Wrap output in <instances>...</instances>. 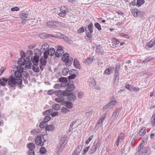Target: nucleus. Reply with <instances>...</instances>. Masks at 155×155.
Wrapping results in <instances>:
<instances>
[{
	"label": "nucleus",
	"instance_id": "obj_1",
	"mask_svg": "<svg viewBox=\"0 0 155 155\" xmlns=\"http://www.w3.org/2000/svg\"><path fill=\"white\" fill-rule=\"evenodd\" d=\"M143 143L141 142L138 148L137 151L135 155H142L150 154L151 152V149L148 147H145L143 145Z\"/></svg>",
	"mask_w": 155,
	"mask_h": 155
},
{
	"label": "nucleus",
	"instance_id": "obj_2",
	"mask_svg": "<svg viewBox=\"0 0 155 155\" xmlns=\"http://www.w3.org/2000/svg\"><path fill=\"white\" fill-rule=\"evenodd\" d=\"M8 85L11 87H14L16 86L17 84L19 85L20 88L22 87V80H19L16 78L15 76L13 74L10 77L8 78Z\"/></svg>",
	"mask_w": 155,
	"mask_h": 155
},
{
	"label": "nucleus",
	"instance_id": "obj_3",
	"mask_svg": "<svg viewBox=\"0 0 155 155\" xmlns=\"http://www.w3.org/2000/svg\"><path fill=\"white\" fill-rule=\"evenodd\" d=\"M22 58L19 59L18 61V64L20 67H22L25 65L26 68L30 69L31 67V62L30 60V57H27L24 59Z\"/></svg>",
	"mask_w": 155,
	"mask_h": 155
},
{
	"label": "nucleus",
	"instance_id": "obj_4",
	"mask_svg": "<svg viewBox=\"0 0 155 155\" xmlns=\"http://www.w3.org/2000/svg\"><path fill=\"white\" fill-rule=\"evenodd\" d=\"M67 140L64 136H62L60 140L59 143L57 148V153L58 154L62 150L67 143Z\"/></svg>",
	"mask_w": 155,
	"mask_h": 155
},
{
	"label": "nucleus",
	"instance_id": "obj_5",
	"mask_svg": "<svg viewBox=\"0 0 155 155\" xmlns=\"http://www.w3.org/2000/svg\"><path fill=\"white\" fill-rule=\"evenodd\" d=\"M35 51V56L33 59H31V61L34 65L37 66L38 64L39 58L41 56L42 52L41 51V50H40L38 49H36Z\"/></svg>",
	"mask_w": 155,
	"mask_h": 155
},
{
	"label": "nucleus",
	"instance_id": "obj_6",
	"mask_svg": "<svg viewBox=\"0 0 155 155\" xmlns=\"http://www.w3.org/2000/svg\"><path fill=\"white\" fill-rule=\"evenodd\" d=\"M117 103V101L116 100L111 101L104 106L103 108V110L104 111H109L113 107L115 104Z\"/></svg>",
	"mask_w": 155,
	"mask_h": 155
},
{
	"label": "nucleus",
	"instance_id": "obj_7",
	"mask_svg": "<svg viewBox=\"0 0 155 155\" xmlns=\"http://www.w3.org/2000/svg\"><path fill=\"white\" fill-rule=\"evenodd\" d=\"M69 74L70 75L68 78L69 81L75 78L76 76L78 75V71L76 69H71L69 71Z\"/></svg>",
	"mask_w": 155,
	"mask_h": 155
},
{
	"label": "nucleus",
	"instance_id": "obj_8",
	"mask_svg": "<svg viewBox=\"0 0 155 155\" xmlns=\"http://www.w3.org/2000/svg\"><path fill=\"white\" fill-rule=\"evenodd\" d=\"M58 35L61 38L63 39L64 41L67 43L69 44H72V41L68 37H67L65 35L62 34L60 32L58 33Z\"/></svg>",
	"mask_w": 155,
	"mask_h": 155
},
{
	"label": "nucleus",
	"instance_id": "obj_9",
	"mask_svg": "<svg viewBox=\"0 0 155 155\" xmlns=\"http://www.w3.org/2000/svg\"><path fill=\"white\" fill-rule=\"evenodd\" d=\"M46 140L43 139V141H42V137L40 136L37 137L35 140V142L36 144L38 145H40V146H42L44 145V142Z\"/></svg>",
	"mask_w": 155,
	"mask_h": 155
},
{
	"label": "nucleus",
	"instance_id": "obj_10",
	"mask_svg": "<svg viewBox=\"0 0 155 155\" xmlns=\"http://www.w3.org/2000/svg\"><path fill=\"white\" fill-rule=\"evenodd\" d=\"M64 53V50L62 47L58 46V49L55 52V56L57 57H61Z\"/></svg>",
	"mask_w": 155,
	"mask_h": 155
},
{
	"label": "nucleus",
	"instance_id": "obj_11",
	"mask_svg": "<svg viewBox=\"0 0 155 155\" xmlns=\"http://www.w3.org/2000/svg\"><path fill=\"white\" fill-rule=\"evenodd\" d=\"M60 11L58 15L61 17H64L67 13L68 9L65 6H62L60 8Z\"/></svg>",
	"mask_w": 155,
	"mask_h": 155
},
{
	"label": "nucleus",
	"instance_id": "obj_12",
	"mask_svg": "<svg viewBox=\"0 0 155 155\" xmlns=\"http://www.w3.org/2000/svg\"><path fill=\"white\" fill-rule=\"evenodd\" d=\"M54 94L58 97L63 96H66L68 94V92L62 90H58L55 91Z\"/></svg>",
	"mask_w": 155,
	"mask_h": 155
},
{
	"label": "nucleus",
	"instance_id": "obj_13",
	"mask_svg": "<svg viewBox=\"0 0 155 155\" xmlns=\"http://www.w3.org/2000/svg\"><path fill=\"white\" fill-rule=\"evenodd\" d=\"M57 21H48L47 23V25L50 28H54L57 26Z\"/></svg>",
	"mask_w": 155,
	"mask_h": 155
},
{
	"label": "nucleus",
	"instance_id": "obj_14",
	"mask_svg": "<svg viewBox=\"0 0 155 155\" xmlns=\"http://www.w3.org/2000/svg\"><path fill=\"white\" fill-rule=\"evenodd\" d=\"M155 44V37L152 39L147 42L145 46L146 48H150L153 47Z\"/></svg>",
	"mask_w": 155,
	"mask_h": 155
},
{
	"label": "nucleus",
	"instance_id": "obj_15",
	"mask_svg": "<svg viewBox=\"0 0 155 155\" xmlns=\"http://www.w3.org/2000/svg\"><path fill=\"white\" fill-rule=\"evenodd\" d=\"M20 18L23 20H26L28 18V14L27 12L21 13L19 15Z\"/></svg>",
	"mask_w": 155,
	"mask_h": 155
},
{
	"label": "nucleus",
	"instance_id": "obj_16",
	"mask_svg": "<svg viewBox=\"0 0 155 155\" xmlns=\"http://www.w3.org/2000/svg\"><path fill=\"white\" fill-rule=\"evenodd\" d=\"M146 133V128L145 127H143L140 129L138 133V135L140 137H142L145 135Z\"/></svg>",
	"mask_w": 155,
	"mask_h": 155
},
{
	"label": "nucleus",
	"instance_id": "obj_17",
	"mask_svg": "<svg viewBox=\"0 0 155 155\" xmlns=\"http://www.w3.org/2000/svg\"><path fill=\"white\" fill-rule=\"evenodd\" d=\"M66 96H67L68 99L71 101L74 102L76 100V96L73 93H68Z\"/></svg>",
	"mask_w": 155,
	"mask_h": 155
},
{
	"label": "nucleus",
	"instance_id": "obj_18",
	"mask_svg": "<svg viewBox=\"0 0 155 155\" xmlns=\"http://www.w3.org/2000/svg\"><path fill=\"white\" fill-rule=\"evenodd\" d=\"M66 89V91L68 92H71L73 91L75 88L74 85L73 84L68 83Z\"/></svg>",
	"mask_w": 155,
	"mask_h": 155
},
{
	"label": "nucleus",
	"instance_id": "obj_19",
	"mask_svg": "<svg viewBox=\"0 0 155 155\" xmlns=\"http://www.w3.org/2000/svg\"><path fill=\"white\" fill-rule=\"evenodd\" d=\"M82 148V145H78L75 150L74 151L72 155H78L81 152Z\"/></svg>",
	"mask_w": 155,
	"mask_h": 155
},
{
	"label": "nucleus",
	"instance_id": "obj_20",
	"mask_svg": "<svg viewBox=\"0 0 155 155\" xmlns=\"http://www.w3.org/2000/svg\"><path fill=\"white\" fill-rule=\"evenodd\" d=\"M107 115V113H105L104 115H102L98 120L97 125L99 126L101 125L102 124L103 121L106 117Z\"/></svg>",
	"mask_w": 155,
	"mask_h": 155
},
{
	"label": "nucleus",
	"instance_id": "obj_21",
	"mask_svg": "<svg viewBox=\"0 0 155 155\" xmlns=\"http://www.w3.org/2000/svg\"><path fill=\"white\" fill-rule=\"evenodd\" d=\"M8 80L7 78H2L0 79V84L2 86H5L8 83Z\"/></svg>",
	"mask_w": 155,
	"mask_h": 155
},
{
	"label": "nucleus",
	"instance_id": "obj_22",
	"mask_svg": "<svg viewBox=\"0 0 155 155\" xmlns=\"http://www.w3.org/2000/svg\"><path fill=\"white\" fill-rule=\"evenodd\" d=\"M131 12L133 16L135 17L140 16L141 14V11L137 9H132L131 10Z\"/></svg>",
	"mask_w": 155,
	"mask_h": 155
},
{
	"label": "nucleus",
	"instance_id": "obj_23",
	"mask_svg": "<svg viewBox=\"0 0 155 155\" xmlns=\"http://www.w3.org/2000/svg\"><path fill=\"white\" fill-rule=\"evenodd\" d=\"M114 69V67H109L105 70L104 74L109 75L113 72Z\"/></svg>",
	"mask_w": 155,
	"mask_h": 155
},
{
	"label": "nucleus",
	"instance_id": "obj_24",
	"mask_svg": "<svg viewBox=\"0 0 155 155\" xmlns=\"http://www.w3.org/2000/svg\"><path fill=\"white\" fill-rule=\"evenodd\" d=\"M119 113V110L118 109H117L115 111L113 112L112 118L114 120H115L117 119Z\"/></svg>",
	"mask_w": 155,
	"mask_h": 155
},
{
	"label": "nucleus",
	"instance_id": "obj_25",
	"mask_svg": "<svg viewBox=\"0 0 155 155\" xmlns=\"http://www.w3.org/2000/svg\"><path fill=\"white\" fill-rule=\"evenodd\" d=\"M21 72V70H20V71H16L15 73V75H14L15 76V78L18 79V80H19L18 79H19V80H22L20 78L22 76Z\"/></svg>",
	"mask_w": 155,
	"mask_h": 155
},
{
	"label": "nucleus",
	"instance_id": "obj_26",
	"mask_svg": "<svg viewBox=\"0 0 155 155\" xmlns=\"http://www.w3.org/2000/svg\"><path fill=\"white\" fill-rule=\"evenodd\" d=\"M49 48V45L47 43H45L43 44L41 48V51L42 52L47 49Z\"/></svg>",
	"mask_w": 155,
	"mask_h": 155
},
{
	"label": "nucleus",
	"instance_id": "obj_27",
	"mask_svg": "<svg viewBox=\"0 0 155 155\" xmlns=\"http://www.w3.org/2000/svg\"><path fill=\"white\" fill-rule=\"evenodd\" d=\"M47 59L44 58L43 57H41L40 59V63L41 65L44 66H45L47 63Z\"/></svg>",
	"mask_w": 155,
	"mask_h": 155
},
{
	"label": "nucleus",
	"instance_id": "obj_28",
	"mask_svg": "<svg viewBox=\"0 0 155 155\" xmlns=\"http://www.w3.org/2000/svg\"><path fill=\"white\" fill-rule=\"evenodd\" d=\"M55 126L53 125H47L45 127L46 130L48 131H52L55 129Z\"/></svg>",
	"mask_w": 155,
	"mask_h": 155
},
{
	"label": "nucleus",
	"instance_id": "obj_29",
	"mask_svg": "<svg viewBox=\"0 0 155 155\" xmlns=\"http://www.w3.org/2000/svg\"><path fill=\"white\" fill-rule=\"evenodd\" d=\"M69 54L67 53H65L61 57L62 60L66 62L69 58Z\"/></svg>",
	"mask_w": 155,
	"mask_h": 155
},
{
	"label": "nucleus",
	"instance_id": "obj_30",
	"mask_svg": "<svg viewBox=\"0 0 155 155\" xmlns=\"http://www.w3.org/2000/svg\"><path fill=\"white\" fill-rule=\"evenodd\" d=\"M96 52L97 54L100 55L101 54L103 53V49L100 45H98L97 46L96 50Z\"/></svg>",
	"mask_w": 155,
	"mask_h": 155
},
{
	"label": "nucleus",
	"instance_id": "obj_31",
	"mask_svg": "<svg viewBox=\"0 0 155 155\" xmlns=\"http://www.w3.org/2000/svg\"><path fill=\"white\" fill-rule=\"evenodd\" d=\"M74 67L77 69H80L81 65L78 61L76 59H75L74 61Z\"/></svg>",
	"mask_w": 155,
	"mask_h": 155
},
{
	"label": "nucleus",
	"instance_id": "obj_32",
	"mask_svg": "<svg viewBox=\"0 0 155 155\" xmlns=\"http://www.w3.org/2000/svg\"><path fill=\"white\" fill-rule=\"evenodd\" d=\"M73 58L71 57L70 58L66 61L65 65L67 67L70 66L72 64Z\"/></svg>",
	"mask_w": 155,
	"mask_h": 155
},
{
	"label": "nucleus",
	"instance_id": "obj_33",
	"mask_svg": "<svg viewBox=\"0 0 155 155\" xmlns=\"http://www.w3.org/2000/svg\"><path fill=\"white\" fill-rule=\"evenodd\" d=\"M64 104L65 106L69 109H71L73 107L72 103L70 102L65 101Z\"/></svg>",
	"mask_w": 155,
	"mask_h": 155
},
{
	"label": "nucleus",
	"instance_id": "obj_34",
	"mask_svg": "<svg viewBox=\"0 0 155 155\" xmlns=\"http://www.w3.org/2000/svg\"><path fill=\"white\" fill-rule=\"evenodd\" d=\"M87 28L88 31L91 32H93V25L92 22L87 26Z\"/></svg>",
	"mask_w": 155,
	"mask_h": 155
},
{
	"label": "nucleus",
	"instance_id": "obj_35",
	"mask_svg": "<svg viewBox=\"0 0 155 155\" xmlns=\"http://www.w3.org/2000/svg\"><path fill=\"white\" fill-rule=\"evenodd\" d=\"M28 148L30 150V149H32L34 150L35 147V144L32 143H28L27 145Z\"/></svg>",
	"mask_w": 155,
	"mask_h": 155
},
{
	"label": "nucleus",
	"instance_id": "obj_36",
	"mask_svg": "<svg viewBox=\"0 0 155 155\" xmlns=\"http://www.w3.org/2000/svg\"><path fill=\"white\" fill-rule=\"evenodd\" d=\"M85 32L86 33V35L84 36L85 38H92V35L91 34L92 32H87V30L85 29Z\"/></svg>",
	"mask_w": 155,
	"mask_h": 155
},
{
	"label": "nucleus",
	"instance_id": "obj_37",
	"mask_svg": "<svg viewBox=\"0 0 155 155\" xmlns=\"http://www.w3.org/2000/svg\"><path fill=\"white\" fill-rule=\"evenodd\" d=\"M69 68H64L63 70L62 71V74L64 76L66 75L68 73L69 71Z\"/></svg>",
	"mask_w": 155,
	"mask_h": 155
},
{
	"label": "nucleus",
	"instance_id": "obj_38",
	"mask_svg": "<svg viewBox=\"0 0 155 155\" xmlns=\"http://www.w3.org/2000/svg\"><path fill=\"white\" fill-rule=\"evenodd\" d=\"M52 109H51L45 111L43 112V114L44 116H46L47 115L51 114L53 112Z\"/></svg>",
	"mask_w": 155,
	"mask_h": 155
},
{
	"label": "nucleus",
	"instance_id": "obj_39",
	"mask_svg": "<svg viewBox=\"0 0 155 155\" xmlns=\"http://www.w3.org/2000/svg\"><path fill=\"white\" fill-rule=\"evenodd\" d=\"M144 2V0H137L136 6L139 7L143 4Z\"/></svg>",
	"mask_w": 155,
	"mask_h": 155
},
{
	"label": "nucleus",
	"instance_id": "obj_40",
	"mask_svg": "<svg viewBox=\"0 0 155 155\" xmlns=\"http://www.w3.org/2000/svg\"><path fill=\"white\" fill-rule=\"evenodd\" d=\"M151 124L152 126H155V115L154 114L152 117L151 119Z\"/></svg>",
	"mask_w": 155,
	"mask_h": 155
},
{
	"label": "nucleus",
	"instance_id": "obj_41",
	"mask_svg": "<svg viewBox=\"0 0 155 155\" xmlns=\"http://www.w3.org/2000/svg\"><path fill=\"white\" fill-rule=\"evenodd\" d=\"M97 149L94 145L91 146L89 150V152L90 153H93L95 152Z\"/></svg>",
	"mask_w": 155,
	"mask_h": 155
},
{
	"label": "nucleus",
	"instance_id": "obj_42",
	"mask_svg": "<svg viewBox=\"0 0 155 155\" xmlns=\"http://www.w3.org/2000/svg\"><path fill=\"white\" fill-rule=\"evenodd\" d=\"M52 108L55 110H58L60 108V105L58 104L53 105L52 106Z\"/></svg>",
	"mask_w": 155,
	"mask_h": 155
},
{
	"label": "nucleus",
	"instance_id": "obj_43",
	"mask_svg": "<svg viewBox=\"0 0 155 155\" xmlns=\"http://www.w3.org/2000/svg\"><path fill=\"white\" fill-rule=\"evenodd\" d=\"M48 50L50 53V55L52 56L55 54V50L54 48H51Z\"/></svg>",
	"mask_w": 155,
	"mask_h": 155
},
{
	"label": "nucleus",
	"instance_id": "obj_44",
	"mask_svg": "<svg viewBox=\"0 0 155 155\" xmlns=\"http://www.w3.org/2000/svg\"><path fill=\"white\" fill-rule=\"evenodd\" d=\"M39 132V130L38 129H35L31 131V134L32 135H36L38 134Z\"/></svg>",
	"mask_w": 155,
	"mask_h": 155
},
{
	"label": "nucleus",
	"instance_id": "obj_45",
	"mask_svg": "<svg viewBox=\"0 0 155 155\" xmlns=\"http://www.w3.org/2000/svg\"><path fill=\"white\" fill-rule=\"evenodd\" d=\"M47 152V150L44 147H42L40 148V152L41 154L45 153Z\"/></svg>",
	"mask_w": 155,
	"mask_h": 155
},
{
	"label": "nucleus",
	"instance_id": "obj_46",
	"mask_svg": "<svg viewBox=\"0 0 155 155\" xmlns=\"http://www.w3.org/2000/svg\"><path fill=\"white\" fill-rule=\"evenodd\" d=\"M42 53L44 54L43 57L46 58H48V55H50V53L48 50H46Z\"/></svg>",
	"mask_w": 155,
	"mask_h": 155
},
{
	"label": "nucleus",
	"instance_id": "obj_47",
	"mask_svg": "<svg viewBox=\"0 0 155 155\" xmlns=\"http://www.w3.org/2000/svg\"><path fill=\"white\" fill-rule=\"evenodd\" d=\"M94 26L98 31H100L101 30V26L99 23L97 22L95 23Z\"/></svg>",
	"mask_w": 155,
	"mask_h": 155
},
{
	"label": "nucleus",
	"instance_id": "obj_48",
	"mask_svg": "<svg viewBox=\"0 0 155 155\" xmlns=\"http://www.w3.org/2000/svg\"><path fill=\"white\" fill-rule=\"evenodd\" d=\"M93 57H91L87 59L86 62L88 65L90 64L93 61Z\"/></svg>",
	"mask_w": 155,
	"mask_h": 155
},
{
	"label": "nucleus",
	"instance_id": "obj_49",
	"mask_svg": "<svg viewBox=\"0 0 155 155\" xmlns=\"http://www.w3.org/2000/svg\"><path fill=\"white\" fill-rule=\"evenodd\" d=\"M32 69L34 72H38L40 71V69L38 67L32 65Z\"/></svg>",
	"mask_w": 155,
	"mask_h": 155
},
{
	"label": "nucleus",
	"instance_id": "obj_50",
	"mask_svg": "<svg viewBox=\"0 0 155 155\" xmlns=\"http://www.w3.org/2000/svg\"><path fill=\"white\" fill-rule=\"evenodd\" d=\"M114 79V81H116V82H117L119 80L118 72L115 73Z\"/></svg>",
	"mask_w": 155,
	"mask_h": 155
},
{
	"label": "nucleus",
	"instance_id": "obj_51",
	"mask_svg": "<svg viewBox=\"0 0 155 155\" xmlns=\"http://www.w3.org/2000/svg\"><path fill=\"white\" fill-rule=\"evenodd\" d=\"M69 110L66 107H62L61 109V112L64 114H66L69 111Z\"/></svg>",
	"mask_w": 155,
	"mask_h": 155
},
{
	"label": "nucleus",
	"instance_id": "obj_52",
	"mask_svg": "<svg viewBox=\"0 0 155 155\" xmlns=\"http://www.w3.org/2000/svg\"><path fill=\"white\" fill-rule=\"evenodd\" d=\"M59 81L60 82H61L62 83L65 82L66 83H67L68 82V81L67 80V79L65 77H62L61 78L59 79Z\"/></svg>",
	"mask_w": 155,
	"mask_h": 155
},
{
	"label": "nucleus",
	"instance_id": "obj_53",
	"mask_svg": "<svg viewBox=\"0 0 155 155\" xmlns=\"http://www.w3.org/2000/svg\"><path fill=\"white\" fill-rule=\"evenodd\" d=\"M51 119V117L49 116H46L44 119L43 121L45 123H47L48 121Z\"/></svg>",
	"mask_w": 155,
	"mask_h": 155
},
{
	"label": "nucleus",
	"instance_id": "obj_54",
	"mask_svg": "<svg viewBox=\"0 0 155 155\" xmlns=\"http://www.w3.org/2000/svg\"><path fill=\"white\" fill-rule=\"evenodd\" d=\"M47 125V124L46 123H45L43 121L41 123H40L39 125V127L41 128H43L44 127H45Z\"/></svg>",
	"mask_w": 155,
	"mask_h": 155
},
{
	"label": "nucleus",
	"instance_id": "obj_55",
	"mask_svg": "<svg viewBox=\"0 0 155 155\" xmlns=\"http://www.w3.org/2000/svg\"><path fill=\"white\" fill-rule=\"evenodd\" d=\"M124 134L122 133H121L118 136V138L121 141L123 140L124 139Z\"/></svg>",
	"mask_w": 155,
	"mask_h": 155
},
{
	"label": "nucleus",
	"instance_id": "obj_56",
	"mask_svg": "<svg viewBox=\"0 0 155 155\" xmlns=\"http://www.w3.org/2000/svg\"><path fill=\"white\" fill-rule=\"evenodd\" d=\"M93 135L90 136L85 141V143L88 144L90 142L92 139L93 138Z\"/></svg>",
	"mask_w": 155,
	"mask_h": 155
},
{
	"label": "nucleus",
	"instance_id": "obj_57",
	"mask_svg": "<svg viewBox=\"0 0 155 155\" xmlns=\"http://www.w3.org/2000/svg\"><path fill=\"white\" fill-rule=\"evenodd\" d=\"M100 143V141L98 140L96 143L94 145V146L97 149V148H99L100 147L101 145Z\"/></svg>",
	"mask_w": 155,
	"mask_h": 155
},
{
	"label": "nucleus",
	"instance_id": "obj_58",
	"mask_svg": "<svg viewBox=\"0 0 155 155\" xmlns=\"http://www.w3.org/2000/svg\"><path fill=\"white\" fill-rule=\"evenodd\" d=\"M152 58L151 57H147V58H146L143 61V62L147 63L148 62L150 61V60H152Z\"/></svg>",
	"mask_w": 155,
	"mask_h": 155
},
{
	"label": "nucleus",
	"instance_id": "obj_59",
	"mask_svg": "<svg viewBox=\"0 0 155 155\" xmlns=\"http://www.w3.org/2000/svg\"><path fill=\"white\" fill-rule=\"evenodd\" d=\"M46 33H42L39 35V36L40 37L43 39L47 38V37H46Z\"/></svg>",
	"mask_w": 155,
	"mask_h": 155
},
{
	"label": "nucleus",
	"instance_id": "obj_60",
	"mask_svg": "<svg viewBox=\"0 0 155 155\" xmlns=\"http://www.w3.org/2000/svg\"><path fill=\"white\" fill-rule=\"evenodd\" d=\"M19 10V8L17 7L16 6L14 7H13L11 8V11H18Z\"/></svg>",
	"mask_w": 155,
	"mask_h": 155
},
{
	"label": "nucleus",
	"instance_id": "obj_61",
	"mask_svg": "<svg viewBox=\"0 0 155 155\" xmlns=\"http://www.w3.org/2000/svg\"><path fill=\"white\" fill-rule=\"evenodd\" d=\"M131 87V91L132 90H133L134 91H139V88H138V87H135L134 86H132Z\"/></svg>",
	"mask_w": 155,
	"mask_h": 155
},
{
	"label": "nucleus",
	"instance_id": "obj_62",
	"mask_svg": "<svg viewBox=\"0 0 155 155\" xmlns=\"http://www.w3.org/2000/svg\"><path fill=\"white\" fill-rule=\"evenodd\" d=\"M57 24V25H59L60 26L62 27H64L65 26V24L63 23L57 21V22H56Z\"/></svg>",
	"mask_w": 155,
	"mask_h": 155
},
{
	"label": "nucleus",
	"instance_id": "obj_63",
	"mask_svg": "<svg viewBox=\"0 0 155 155\" xmlns=\"http://www.w3.org/2000/svg\"><path fill=\"white\" fill-rule=\"evenodd\" d=\"M28 155H35V152L34 150L30 149L28 152Z\"/></svg>",
	"mask_w": 155,
	"mask_h": 155
},
{
	"label": "nucleus",
	"instance_id": "obj_64",
	"mask_svg": "<svg viewBox=\"0 0 155 155\" xmlns=\"http://www.w3.org/2000/svg\"><path fill=\"white\" fill-rule=\"evenodd\" d=\"M84 30L83 27L80 28L78 30V32L79 33H81L84 32Z\"/></svg>",
	"mask_w": 155,
	"mask_h": 155
}]
</instances>
